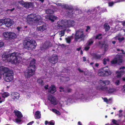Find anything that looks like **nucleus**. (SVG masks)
Returning <instances> with one entry per match:
<instances>
[{
	"label": "nucleus",
	"mask_w": 125,
	"mask_h": 125,
	"mask_svg": "<svg viewBox=\"0 0 125 125\" xmlns=\"http://www.w3.org/2000/svg\"><path fill=\"white\" fill-rule=\"evenodd\" d=\"M117 39V37H115L113 39H112L113 40H114V41H112V43L113 44H115L116 42V40Z\"/></svg>",
	"instance_id": "39"
},
{
	"label": "nucleus",
	"mask_w": 125,
	"mask_h": 125,
	"mask_svg": "<svg viewBox=\"0 0 125 125\" xmlns=\"http://www.w3.org/2000/svg\"><path fill=\"white\" fill-rule=\"evenodd\" d=\"M122 23L123 26H125V21H122Z\"/></svg>",
	"instance_id": "55"
},
{
	"label": "nucleus",
	"mask_w": 125,
	"mask_h": 125,
	"mask_svg": "<svg viewBox=\"0 0 125 125\" xmlns=\"http://www.w3.org/2000/svg\"><path fill=\"white\" fill-rule=\"evenodd\" d=\"M19 94L17 92H13L11 94V98L14 100L18 99L19 97Z\"/></svg>",
	"instance_id": "16"
},
{
	"label": "nucleus",
	"mask_w": 125,
	"mask_h": 125,
	"mask_svg": "<svg viewBox=\"0 0 125 125\" xmlns=\"http://www.w3.org/2000/svg\"><path fill=\"white\" fill-rule=\"evenodd\" d=\"M49 61L50 62L52 63H56L58 61L57 56L55 54H53L49 59Z\"/></svg>",
	"instance_id": "14"
},
{
	"label": "nucleus",
	"mask_w": 125,
	"mask_h": 125,
	"mask_svg": "<svg viewBox=\"0 0 125 125\" xmlns=\"http://www.w3.org/2000/svg\"><path fill=\"white\" fill-rule=\"evenodd\" d=\"M21 54L19 53L13 52L8 55L4 54L2 55V58H5L9 62L12 64H18L22 60Z\"/></svg>",
	"instance_id": "1"
},
{
	"label": "nucleus",
	"mask_w": 125,
	"mask_h": 125,
	"mask_svg": "<svg viewBox=\"0 0 125 125\" xmlns=\"http://www.w3.org/2000/svg\"><path fill=\"white\" fill-rule=\"evenodd\" d=\"M0 72L3 74L6 73L5 76H4V79L6 81L9 82L13 79L12 74L13 71L10 70L8 68L3 66L0 67Z\"/></svg>",
	"instance_id": "3"
},
{
	"label": "nucleus",
	"mask_w": 125,
	"mask_h": 125,
	"mask_svg": "<svg viewBox=\"0 0 125 125\" xmlns=\"http://www.w3.org/2000/svg\"><path fill=\"white\" fill-rule=\"evenodd\" d=\"M10 32H4L3 33L4 36L5 38H10Z\"/></svg>",
	"instance_id": "26"
},
{
	"label": "nucleus",
	"mask_w": 125,
	"mask_h": 125,
	"mask_svg": "<svg viewBox=\"0 0 125 125\" xmlns=\"http://www.w3.org/2000/svg\"><path fill=\"white\" fill-rule=\"evenodd\" d=\"M90 48L89 46L86 44V46L84 48V50L86 51H87Z\"/></svg>",
	"instance_id": "41"
},
{
	"label": "nucleus",
	"mask_w": 125,
	"mask_h": 125,
	"mask_svg": "<svg viewBox=\"0 0 125 125\" xmlns=\"http://www.w3.org/2000/svg\"><path fill=\"white\" fill-rule=\"evenodd\" d=\"M14 10V8H13V9H8L7 10V12H9L8 13H11V12L13 11Z\"/></svg>",
	"instance_id": "42"
},
{
	"label": "nucleus",
	"mask_w": 125,
	"mask_h": 125,
	"mask_svg": "<svg viewBox=\"0 0 125 125\" xmlns=\"http://www.w3.org/2000/svg\"><path fill=\"white\" fill-rule=\"evenodd\" d=\"M14 113L15 115L18 117V118L15 119L16 122L17 123L20 122L21 121V119L23 116L21 112L18 110L14 111Z\"/></svg>",
	"instance_id": "12"
},
{
	"label": "nucleus",
	"mask_w": 125,
	"mask_h": 125,
	"mask_svg": "<svg viewBox=\"0 0 125 125\" xmlns=\"http://www.w3.org/2000/svg\"><path fill=\"white\" fill-rule=\"evenodd\" d=\"M99 66V64L98 63H96L94 65V66L96 67H98Z\"/></svg>",
	"instance_id": "58"
},
{
	"label": "nucleus",
	"mask_w": 125,
	"mask_h": 125,
	"mask_svg": "<svg viewBox=\"0 0 125 125\" xmlns=\"http://www.w3.org/2000/svg\"><path fill=\"white\" fill-rule=\"evenodd\" d=\"M85 36L86 35L84 34L83 30L80 29L76 31L74 36L75 40L77 41L80 39H83Z\"/></svg>",
	"instance_id": "8"
},
{
	"label": "nucleus",
	"mask_w": 125,
	"mask_h": 125,
	"mask_svg": "<svg viewBox=\"0 0 125 125\" xmlns=\"http://www.w3.org/2000/svg\"><path fill=\"white\" fill-rule=\"evenodd\" d=\"M104 48L105 50H107L108 49V45H107L105 44L104 45Z\"/></svg>",
	"instance_id": "48"
},
{
	"label": "nucleus",
	"mask_w": 125,
	"mask_h": 125,
	"mask_svg": "<svg viewBox=\"0 0 125 125\" xmlns=\"http://www.w3.org/2000/svg\"><path fill=\"white\" fill-rule=\"evenodd\" d=\"M125 67L124 66H122V67H120L119 68V69L120 70H121L122 69H125Z\"/></svg>",
	"instance_id": "57"
},
{
	"label": "nucleus",
	"mask_w": 125,
	"mask_h": 125,
	"mask_svg": "<svg viewBox=\"0 0 125 125\" xmlns=\"http://www.w3.org/2000/svg\"><path fill=\"white\" fill-rule=\"evenodd\" d=\"M45 12L47 14H51L53 13V11L52 9H48L46 10Z\"/></svg>",
	"instance_id": "29"
},
{
	"label": "nucleus",
	"mask_w": 125,
	"mask_h": 125,
	"mask_svg": "<svg viewBox=\"0 0 125 125\" xmlns=\"http://www.w3.org/2000/svg\"><path fill=\"white\" fill-rule=\"evenodd\" d=\"M71 37H68L66 38V40L67 42L68 43H70L71 41Z\"/></svg>",
	"instance_id": "38"
},
{
	"label": "nucleus",
	"mask_w": 125,
	"mask_h": 125,
	"mask_svg": "<svg viewBox=\"0 0 125 125\" xmlns=\"http://www.w3.org/2000/svg\"><path fill=\"white\" fill-rule=\"evenodd\" d=\"M102 34H99L96 36V39H102V37L101 36Z\"/></svg>",
	"instance_id": "36"
},
{
	"label": "nucleus",
	"mask_w": 125,
	"mask_h": 125,
	"mask_svg": "<svg viewBox=\"0 0 125 125\" xmlns=\"http://www.w3.org/2000/svg\"><path fill=\"white\" fill-rule=\"evenodd\" d=\"M46 17L52 22L53 21L57 18L56 17L53 15H49L48 16H46Z\"/></svg>",
	"instance_id": "21"
},
{
	"label": "nucleus",
	"mask_w": 125,
	"mask_h": 125,
	"mask_svg": "<svg viewBox=\"0 0 125 125\" xmlns=\"http://www.w3.org/2000/svg\"><path fill=\"white\" fill-rule=\"evenodd\" d=\"M23 6L26 8H32L33 7V5L31 2H25L24 3Z\"/></svg>",
	"instance_id": "19"
},
{
	"label": "nucleus",
	"mask_w": 125,
	"mask_h": 125,
	"mask_svg": "<svg viewBox=\"0 0 125 125\" xmlns=\"http://www.w3.org/2000/svg\"><path fill=\"white\" fill-rule=\"evenodd\" d=\"M120 83L119 81V80H117L115 82V84L117 85H119Z\"/></svg>",
	"instance_id": "47"
},
{
	"label": "nucleus",
	"mask_w": 125,
	"mask_h": 125,
	"mask_svg": "<svg viewBox=\"0 0 125 125\" xmlns=\"http://www.w3.org/2000/svg\"><path fill=\"white\" fill-rule=\"evenodd\" d=\"M124 71L123 70H122L120 72L117 71L116 72V73L117 74V77H120L124 73Z\"/></svg>",
	"instance_id": "23"
},
{
	"label": "nucleus",
	"mask_w": 125,
	"mask_h": 125,
	"mask_svg": "<svg viewBox=\"0 0 125 125\" xmlns=\"http://www.w3.org/2000/svg\"><path fill=\"white\" fill-rule=\"evenodd\" d=\"M81 47H80L78 48H77L76 49V50L78 51H79L81 50Z\"/></svg>",
	"instance_id": "62"
},
{
	"label": "nucleus",
	"mask_w": 125,
	"mask_h": 125,
	"mask_svg": "<svg viewBox=\"0 0 125 125\" xmlns=\"http://www.w3.org/2000/svg\"><path fill=\"white\" fill-rule=\"evenodd\" d=\"M124 39V37H122L121 38L118 37V38H117V39H118L119 42H121Z\"/></svg>",
	"instance_id": "45"
},
{
	"label": "nucleus",
	"mask_w": 125,
	"mask_h": 125,
	"mask_svg": "<svg viewBox=\"0 0 125 125\" xmlns=\"http://www.w3.org/2000/svg\"><path fill=\"white\" fill-rule=\"evenodd\" d=\"M13 23L12 21L10 19H4V24L6 26L9 27L11 26Z\"/></svg>",
	"instance_id": "13"
},
{
	"label": "nucleus",
	"mask_w": 125,
	"mask_h": 125,
	"mask_svg": "<svg viewBox=\"0 0 125 125\" xmlns=\"http://www.w3.org/2000/svg\"><path fill=\"white\" fill-rule=\"evenodd\" d=\"M99 84L100 86V89H101V88L102 87L107 86L106 85H109V86H112V84H111L110 82L108 80H106L103 81L100 80L99 82Z\"/></svg>",
	"instance_id": "10"
},
{
	"label": "nucleus",
	"mask_w": 125,
	"mask_h": 125,
	"mask_svg": "<svg viewBox=\"0 0 125 125\" xmlns=\"http://www.w3.org/2000/svg\"><path fill=\"white\" fill-rule=\"evenodd\" d=\"M50 110L58 115H60V112L55 109H50Z\"/></svg>",
	"instance_id": "33"
},
{
	"label": "nucleus",
	"mask_w": 125,
	"mask_h": 125,
	"mask_svg": "<svg viewBox=\"0 0 125 125\" xmlns=\"http://www.w3.org/2000/svg\"><path fill=\"white\" fill-rule=\"evenodd\" d=\"M4 45V43L3 42H0V48L3 46Z\"/></svg>",
	"instance_id": "51"
},
{
	"label": "nucleus",
	"mask_w": 125,
	"mask_h": 125,
	"mask_svg": "<svg viewBox=\"0 0 125 125\" xmlns=\"http://www.w3.org/2000/svg\"><path fill=\"white\" fill-rule=\"evenodd\" d=\"M23 44L25 48L30 50L35 48L36 43L34 40L28 39L24 41Z\"/></svg>",
	"instance_id": "6"
},
{
	"label": "nucleus",
	"mask_w": 125,
	"mask_h": 125,
	"mask_svg": "<svg viewBox=\"0 0 125 125\" xmlns=\"http://www.w3.org/2000/svg\"><path fill=\"white\" fill-rule=\"evenodd\" d=\"M41 18L39 15L31 14L27 17V22L29 24L33 25L39 24V21H41Z\"/></svg>",
	"instance_id": "4"
},
{
	"label": "nucleus",
	"mask_w": 125,
	"mask_h": 125,
	"mask_svg": "<svg viewBox=\"0 0 125 125\" xmlns=\"http://www.w3.org/2000/svg\"><path fill=\"white\" fill-rule=\"evenodd\" d=\"M101 90L105 92L106 93L111 94L115 92L116 90L113 88L112 85L111 86L102 87Z\"/></svg>",
	"instance_id": "9"
},
{
	"label": "nucleus",
	"mask_w": 125,
	"mask_h": 125,
	"mask_svg": "<svg viewBox=\"0 0 125 125\" xmlns=\"http://www.w3.org/2000/svg\"><path fill=\"white\" fill-rule=\"evenodd\" d=\"M112 122L114 124H116V121L115 120H112Z\"/></svg>",
	"instance_id": "59"
},
{
	"label": "nucleus",
	"mask_w": 125,
	"mask_h": 125,
	"mask_svg": "<svg viewBox=\"0 0 125 125\" xmlns=\"http://www.w3.org/2000/svg\"><path fill=\"white\" fill-rule=\"evenodd\" d=\"M64 30L61 31L59 33V34L60 36L62 37L63 36L64 34L65 31L66 29H64Z\"/></svg>",
	"instance_id": "28"
},
{
	"label": "nucleus",
	"mask_w": 125,
	"mask_h": 125,
	"mask_svg": "<svg viewBox=\"0 0 125 125\" xmlns=\"http://www.w3.org/2000/svg\"><path fill=\"white\" fill-rule=\"evenodd\" d=\"M78 70L80 72H83V71L81 70L80 68H78Z\"/></svg>",
	"instance_id": "60"
},
{
	"label": "nucleus",
	"mask_w": 125,
	"mask_h": 125,
	"mask_svg": "<svg viewBox=\"0 0 125 125\" xmlns=\"http://www.w3.org/2000/svg\"><path fill=\"white\" fill-rule=\"evenodd\" d=\"M83 62H85L86 61V58L84 57H83Z\"/></svg>",
	"instance_id": "56"
},
{
	"label": "nucleus",
	"mask_w": 125,
	"mask_h": 125,
	"mask_svg": "<svg viewBox=\"0 0 125 125\" xmlns=\"http://www.w3.org/2000/svg\"><path fill=\"white\" fill-rule=\"evenodd\" d=\"M104 27L106 31H108L110 29V27L109 25L107 23L105 24H104Z\"/></svg>",
	"instance_id": "30"
},
{
	"label": "nucleus",
	"mask_w": 125,
	"mask_h": 125,
	"mask_svg": "<svg viewBox=\"0 0 125 125\" xmlns=\"http://www.w3.org/2000/svg\"><path fill=\"white\" fill-rule=\"evenodd\" d=\"M122 62V59L119 55H117L116 56L115 58L111 62V64L113 65L117 63H121Z\"/></svg>",
	"instance_id": "11"
},
{
	"label": "nucleus",
	"mask_w": 125,
	"mask_h": 125,
	"mask_svg": "<svg viewBox=\"0 0 125 125\" xmlns=\"http://www.w3.org/2000/svg\"><path fill=\"white\" fill-rule=\"evenodd\" d=\"M4 20L0 19V26H1L4 24Z\"/></svg>",
	"instance_id": "37"
},
{
	"label": "nucleus",
	"mask_w": 125,
	"mask_h": 125,
	"mask_svg": "<svg viewBox=\"0 0 125 125\" xmlns=\"http://www.w3.org/2000/svg\"><path fill=\"white\" fill-rule=\"evenodd\" d=\"M108 104L111 103L112 102V99L110 98L109 99H108Z\"/></svg>",
	"instance_id": "50"
},
{
	"label": "nucleus",
	"mask_w": 125,
	"mask_h": 125,
	"mask_svg": "<svg viewBox=\"0 0 125 125\" xmlns=\"http://www.w3.org/2000/svg\"><path fill=\"white\" fill-rule=\"evenodd\" d=\"M17 2L18 3L20 4L22 6H23L24 5V2L22 1H18Z\"/></svg>",
	"instance_id": "43"
},
{
	"label": "nucleus",
	"mask_w": 125,
	"mask_h": 125,
	"mask_svg": "<svg viewBox=\"0 0 125 125\" xmlns=\"http://www.w3.org/2000/svg\"><path fill=\"white\" fill-rule=\"evenodd\" d=\"M48 99L51 102L52 104L54 105L56 104L55 98L52 95L49 96H48Z\"/></svg>",
	"instance_id": "17"
},
{
	"label": "nucleus",
	"mask_w": 125,
	"mask_h": 125,
	"mask_svg": "<svg viewBox=\"0 0 125 125\" xmlns=\"http://www.w3.org/2000/svg\"><path fill=\"white\" fill-rule=\"evenodd\" d=\"M35 63V60L33 59L30 62L29 67L24 72V75L26 79H29L34 74L36 69V67L34 64Z\"/></svg>",
	"instance_id": "2"
},
{
	"label": "nucleus",
	"mask_w": 125,
	"mask_h": 125,
	"mask_svg": "<svg viewBox=\"0 0 125 125\" xmlns=\"http://www.w3.org/2000/svg\"><path fill=\"white\" fill-rule=\"evenodd\" d=\"M21 27H18L17 28V29L19 31L21 29Z\"/></svg>",
	"instance_id": "54"
},
{
	"label": "nucleus",
	"mask_w": 125,
	"mask_h": 125,
	"mask_svg": "<svg viewBox=\"0 0 125 125\" xmlns=\"http://www.w3.org/2000/svg\"><path fill=\"white\" fill-rule=\"evenodd\" d=\"M56 91V88L54 85H51L48 89V92L51 93H53Z\"/></svg>",
	"instance_id": "18"
},
{
	"label": "nucleus",
	"mask_w": 125,
	"mask_h": 125,
	"mask_svg": "<svg viewBox=\"0 0 125 125\" xmlns=\"http://www.w3.org/2000/svg\"><path fill=\"white\" fill-rule=\"evenodd\" d=\"M8 96L9 94L8 93L5 92L2 94V98H0L2 99H4V98L8 97Z\"/></svg>",
	"instance_id": "31"
},
{
	"label": "nucleus",
	"mask_w": 125,
	"mask_h": 125,
	"mask_svg": "<svg viewBox=\"0 0 125 125\" xmlns=\"http://www.w3.org/2000/svg\"><path fill=\"white\" fill-rule=\"evenodd\" d=\"M112 72L108 67H105L99 71L98 74L99 76H108L110 75Z\"/></svg>",
	"instance_id": "7"
},
{
	"label": "nucleus",
	"mask_w": 125,
	"mask_h": 125,
	"mask_svg": "<svg viewBox=\"0 0 125 125\" xmlns=\"http://www.w3.org/2000/svg\"><path fill=\"white\" fill-rule=\"evenodd\" d=\"M103 100L104 102H106L107 104H108V99L106 98H103Z\"/></svg>",
	"instance_id": "52"
},
{
	"label": "nucleus",
	"mask_w": 125,
	"mask_h": 125,
	"mask_svg": "<svg viewBox=\"0 0 125 125\" xmlns=\"http://www.w3.org/2000/svg\"><path fill=\"white\" fill-rule=\"evenodd\" d=\"M109 61V59L108 58H104L103 60V63L104 64H106L108 63Z\"/></svg>",
	"instance_id": "32"
},
{
	"label": "nucleus",
	"mask_w": 125,
	"mask_h": 125,
	"mask_svg": "<svg viewBox=\"0 0 125 125\" xmlns=\"http://www.w3.org/2000/svg\"><path fill=\"white\" fill-rule=\"evenodd\" d=\"M49 125H54V122L53 121H52L49 122Z\"/></svg>",
	"instance_id": "44"
},
{
	"label": "nucleus",
	"mask_w": 125,
	"mask_h": 125,
	"mask_svg": "<svg viewBox=\"0 0 125 125\" xmlns=\"http://www.w3.org/2000/svg\"><path fill=\"white\" fill-rule=\"evenodd\" d=\"M33 122V121H32L31 122H30L29 123L27 124V125H31Z\"/></svg>",
	"instance_id": "53"
},
{
	"label": "nucleus",
	"mask_w": 125,
	"mask_h": 125,
	"mask_svg": "<svg viewBox=\"0 0 125 125\" xmlns=\"http://www.w3.org/2000/svg\"><path fill=\"white\" fill-rule=\"evenodd\" d=\"M103 55V54H102L100 55L94 54L93 56L95 59H99Z\"/></svg>",
	"instance_id": "25"
},
{
	"label": "nucleus",
	"mask_w": 125,
	"mask_h": 125,
	"mask_svg": "<svg viewBox=\"0 0 125 125\" xmlns=\"http://www.w3.org/2000/svg\"><path fill=\"white\" fill-rule=\"evenodd\" d=\"M37 82L38 83H40L42 85H43V81L41 79H39L38 80Z\"/></svg>",
	"instance_id": "35"
},
{
	"label": "nucleus",
	"mask_w": 125,
	"mask_h": 125,
	"mask_svg": "<svg viewBox=\"0 0 125 125\" xmlns=\"http://www.w3.org/2000/svg\"><path fill=\"white\" fill-rule=\"evenodd\" d=\"M49 42H45L42 47L41 48V49L42 51H44V50L48 48L50 46H51Z\"/></svg>",
	"instance_id": "15"
},
{
	"label": "nucleus",
	"mask_w": 125,
	"mask_h": 125,
	"mask_svg": "<svg viewBox=\"0 0 125 125\" xmlns=\"http://www.w3.org/2000/svg\"><path fill=\"white\" fill-rule=\"evenodd\" d=\"M45 125H47L48 124H49V122L47 121H45Z\"/></svg>",
	"instance_id": "64"
},
{
	"label": "nucleus",
	"mask_w": 125,
	"mask_h": 125,
	"mask_svg": "<svg viewBox=\"0 0 125 125\" xmlns=\"http://www.w3.org/2000/svg\"><path fill=\"white\" fill-rule=\"evenodd\" d=\"M72 91V90L70 88H65V91L64 92L65 93H71Z\"/></svg>",
	"instance_id": "34"
},
{
	"label": "nucleus",
	"mask_w": 125,
	"mask_h": 125,
	"mask_svg": "<svg viewBox=\"0 0 125 125\" xmlns=\"http://www.w3.org/2000/svg\"><path fill=\"white\" fill-rule=\"evenodd\" d=\"M75 24V22L73 20H62L58 22L57 26L59 29H66L74 26Z\"/></svg>",
	"instance_id": "5"
},
{
	"label": "nucleus",
	"mask_w": 125,
	"mask_h": 125,
	"mask_svg": "<svg viewBox=\"0 0 125 125\" xmlns=\"http://www.w3.org/2000/svg\"><path fill=\"white\" fill-rule=\"evenodd\" d=\"M10 38L13 39L16 38L17 37V35L15 34L14 33L10 32Z\"/></svg>",
	"instance_id": "24"
},
{
	"label": "nucleus",
	"mask_w": 125,
	"mask_h": 125,
	"mask_svg": "<svg viewBox=\"0 0 125 125\" xmlns=\"http://www.w3.org/2000/svg\"><path fill=\"white\" fill-rule=\"evenodd\" d=\"M63 78L64 79H65L67 81H68L69 80V77H67L66 78Z\"/></svg>",
	"instance_id": "61"
},
{
	"label": "nucleus",
	"mask_w": 125,
	"mask_h": 125,
	"mask_svg": "<svg viewBox=\"0 0 125 125\" xmlns=\"http://www.w3.org/2000/svg\"><path fill=\"white\" fill-rule=\"evenodd\" d=\"M48 85H47L44 86V88H45V89H48Z\"/></svg>",
	"instance_id": "63"
},
{
	"label": "nucleus",
	"mask_w": 125,
	"mask_h": 125,
	"mask_svg": "<svg viewBox=\"0 0 125 125\" xmlns=\"http://www.w3.org/2000/svg\"><path fill=\"white\" fill-rule=\"evenodd\" d=\"M35 118L36 119H40L41 117V114L40 112L39 111H36L35 115Z\"/></svg>",
	"instance_id": "22"
},
{
	"label": "nucleus",
	"mask_w": 125,
	"mask_h": 125,
	"mask_svg": "<svg viewBox=\"0 0 125 125\" xmlns=\"http://www.w3.org/2000/svg\"><path fill=\"white\" fill-rule=\"evenodd\" d=\"M47 28L45 25H43L40 26L38 27L37 28L38 31H43L45 30Z\"/></svg>",
	"instance_id": "20"
},
{
	"label": "nucleus",
	"mask_w": 125,
	"mask_h": 125,
	"mask_svg": "<svg viewBox=\"0 0 125 125\" xmlns=\"http://www.w3.org/2000/svg\"><path fill=\"white\" fill-rule=\"evenodd\" d=\"M94 42V41L93 39H90L86 43V45L89 46L91 45Z\"/></svg>",
	"instance_id": "27"
},
{
	"label": "nucleus",
	"mask_w": 125,
	"mask_h": 125,
	"mask_svg": "<svg viewBox=\"0 0 125 125\" xmlns=\"http://www.w3.org/2000/svg\"><path fill=\"white\" fill-rule=\"evenodd\" d=\"M90 27L89 26H87L86 27V29L85 31L86 32H88V30H90Z\"/></svg>",
	"instance_id": "49"
},
{
	"label": "nucleus",
	"mask_w": 125,
	"mask_h": 125,
	"mask_svg": "<svg viewBox=\"0 0 125 125\" xmlns=\"http://www.w3.org/2000/svg\"><path fill=\"white\" fill-rule=\"evenodd\" d=\"M114 3L113 2H109L108 3L109 6H112L114 4Z\"/></svg>",
	"instance_id": "46"
},
{
	"label": "nucleus",
	"mask_w": 125,
	"mask_h": 125,
	"mask_svg": "<svg viewBox=\"0 0 125 125\" xmlns=\"http://www.w3.org/2000/svg\"><path fill=\"white\" fill-rule=\"evenodd\" d=\"M60 90L59 91L60 92L63 91V92H65V88L64 89L63 87L62 86H60L59 88Z\"/></svg>",
	"instance_id": "40"
}]
</instances>
